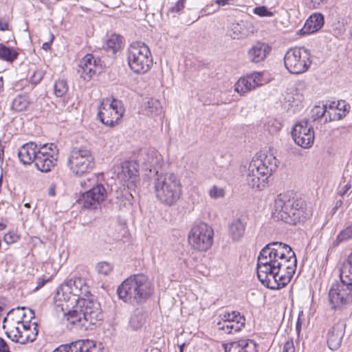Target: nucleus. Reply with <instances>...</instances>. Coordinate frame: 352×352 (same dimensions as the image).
Here are the masks:
<instances>
[{"instance_id": "obj_4", "label": "nucleus", "mask_w": 352, "mask_h": 352, "mask_svg": "<svg viewBox=\"0 0 352 352\" xmlns=\"http://www.w3.org/2000/svg\"><path fill=\"white\" fill-rule=\"evenodd\" d=\"M91 295L89 286L84 278L73 276L66 280L57 289L56 296L60 300L70 302L73 305L75 302Z\"/></svg>"}, {"instance_id": "obj_60", "label": "nucleus", "mask_w": 352, "mask_h": 352, "mask_svg": "<svg viewBox=\"0 0 352 352\" xmlns=\"http://www.w3.org/2000/svg\"><path fill=\"white\" fill-rule=\"evenodd\" d=\"M8 23L6 21H3L0 19V31H6L8 30Z\"/></svg>"}, {"instance_id": "obj_34", "label": "nucleus", "mask_w": 352, "mask_h": 352, "mask_svg": "<svg viewBox=\"0 0 352 352\" xmlns=\"http://www.w3.org/2000/svg\"><path fill=\"white\" fill-rule=\"evenodd\" d=\"M19 52L14 47L0 43V60L13 63L18 58Z\"/></svg>"}, {"instance_id": "obj_15", "label": "nucleus", "mask_w": 352, "mask_h": 352, "mask_svg": "<svg viewBox=\"0 0 352 352\" xmlns=\"http://www.w3.org/2000/svg\"><path fill=\"white\" fill-rule=\"evenodd\" d=\"M153 291V285L144 274L133 275V301L138 304L144 303Z\"/></svg>"}, {"instance_id": "obj_29", "label": "nucleus", "mask_w": 352, "mask_h": 352, "mask_svg": "<svg viewBox=\"0 0 352 352\" xmlns=\"http://www.w3.org/2000/svg\"><path fill=\"white\" fill-rule=\"evenodd\" d=\"M302 100V95L295 91L287 93L282 103L284 109L287 111L295 112L301 104Z\"/></svg>"}, {"instance_id": "obj_45", "label": "nucleus", "mask_w": 352, "mask_h": 352, "mask_svg": "<svg viewBox=\"0 0 352 352\" xmlns=\"http://www.w3.org/2000/svg\"><path fill=\"white\" fill-rule=\"evenodd\" d=\"M352 238V224L342 230L335 241L337 244L347 241Z\"/></svg>"}, {"instance_id": "obj_33", "label": "nucleus", "mask_w": 352, "mask_h": 352, "mask_svg": "<svg viewBox=\"0 0 352 352\" xmlns=\"http://www.w3.org/2000/svg\"><path fill=\"white\" fill-rule=\"evenodd\" d=\"M245 225L239 219L234 220L229 225V234L234 241H239L245 233Z\"/></svg>"}, {"instance_id": "obj_48", "label": "nucleus", "mask_w": 352, "mask_h": 352, "mask_svg": "<svg viewBox=\"0 0 352 352\" xmlns=\"http://www.w3.org/2000/svg\"><path fill=\"white\" fill-rule=\"evenodd\" d=\"M20 239V236L14 231H9L5 234L3 241L7 244H12L16 243Z\"/></svg>"}, {"instance_id": "obj_10", "label": "nucleus", "mask_w": 352, "mask_h": 352, "mask_svg": "<svg viewBox=\"0 0 352 352\" xmlns=\"http://www.w3.org/2000/svg\"><path fill=\"white\" fill-rule=\"evenodd\" d=\"M213 230L205 223L193 226L188 234V241L191 247L198 251H206L213 243Z\"/></svg>"}, {"instance_id": "obj_12", "label": "nucleus", "mask_w": 352, "mask_h": 352, "mask_svg": "<svg viewBox=\"0 0 352 352\" xmlns=\"http://www.w3.org/2000/svg\"><path fill=\"white\" fill-rule=\"evenodd\" d=\"M281 261L278 272L276 274L274 289H279L286 286L292 280L297 267V258L293 250L286 254V258Z\"/></svg>"}, {"instance_id": "obj_53", "label": "nucleus", "mask_w": 352, "mask_h": 352, "mask_svg": "<svg viewBox=\"0 0 352 352\" xmlns=\"http://www.w3.org/2000/svg\"><path fill=\"white\" fill-rule=\"evenodd\" d=\"M52 278V276L50 277H46L45 276L39 277L36 279V286L34 291H37L41 287H43L47 282H49Z\"/></svg>"}, {"instance_id": "obj_36", "label": "nucleus", "mask_w": 352, "mask_h": 352, "mask_svg": "<svg viewBox=\"0 0 352 352\" xmlns=\"http://www.w3.org/2000/svg\"><path fill=\"white\" fill-rule=\"evenodd\" d=\"M246 183L252 189L262 190L266 187L268 181L264 180L262 177H256L252 171V174L248 172L247 173Z\"/></svg>"}, {"instance_id": "obj_61", "label": "nucleus", "mask_w": 352, "mask_h": 352, "mask_svg": "<svg viewBox=\"0 0 352 352\" xmlns=\"http://www.w3.org/2000/svg\"><path fill=\"white\" fill-rule=\"evenodd\" d=\"M4 148L5 146L2 144L1 140H0V163H3V162Z\"/></svg>"}, {"instance_id": "obj_51", "label": "nucleus", "mask_w": 352, "mask_h": 352, "mask_svg": "<svg viewBox=\"0 0 352 352\" xmlns=\"http://www.w3.org/2000/svg\"><path fill=\"white\" fill-rule=\"evenodd\" d=\"M267 126L271 133H274L280 129L281 124L278 120L272 119L268 122Z\"/></svg>"}, {"instance_id": "obj_63", "label": "nucleus", "mask_w": 352, "mask_h": 352, "mask_svg": "<svg viewBox=\"0 0 352 352\" xmlns=\"http://www.w3.org/2000/svg\"><path fill=\"white\" fill-rule=\"evenodd\" d=\"M230 0H216L215 3L219 6H225L226 5H230Z\"/></svg>"}, {"instance_id": "obj_21", "label": "nucleus", "mask_w": 352, "mask_h": 352, "mask_svg": "<svg viewBox=\"0 0 352 352\" xmlns=\"http://www.w3.org/2000/svg\"><path fill=\"white\" fill-rule=\"evenodd\" d=\"M344 331L345 324L342 322H337L329 330L327 342L331 350H336L340 346Z\"/></svg>"}, {"instance_id": "obj_41", "label": "nucleus", "mask_w": 352, "mask_h": 352, "mask_svg": "<svg viewBox=\"0 0 352 352\" xmlns=\"http://www.w3.org/2000/svg\"><path fill=\"white\" fill-rule=\"evenodd\" d=\"M340 276L346 277L352 281V252L349 256L347 262L340 270Z\"/></svg>"}, {"instance_id": "obj_27", "label": "nucleus", "mask_w": 352, "mask_h": 352, "mask_svg": "<svg viewBox=\"0 0 352 352\" xmlns=\"http://www.w3.org/2000/svg\"><path fill=\"white\" fill-rule=\"evenodd\" d=\"M324 25V16L322 14H311L306 21L301 31L303 34H312L320 30Z\"/></svg>"}, {"instance_id": "obj_39", "label": "nucleus", "mask_w": 352, "mask_h": 352, "mask_svg": "<svg viewBox=\"0 0 352 352\" xmlns=\"http://www.w3.org/2000/svg\"><path fill=\"white\" fill-rule=\"evenodd\" d=\"M89 195L96 199V202H102L106 197V190L102 184H98L89 190Z\"/></svg>"}, {"instance_id": "obj_43", "label": "nucleus", "mask_w": 352, "mask_h": 352, "mask_svg": "<svg viewBox=\"0 0 352 352\" xmlns=\"http://www.w3.org/2000/svg\"><path fill=\"white\" fill-rule=\"evenodd\" d=\"M251 86L254 89L256 87H260L265 83V80L263 78V74L261 72H254L248 76Z\"/></svg>"}, {"instance_id": "obj_3", "label": "nucleus", "mask_w": 352, "mask_h": 352, "mask_svg": "<svg viewBox=\"0 0 352 352\" xmlns=\"http://www.w3.org/2000/svg\"><path fill=\"white\" fill-rule=\"evenodd\" d=\"M72 306L73 309L69 311L65 316L77 329L87 330L90 325L102 320L100 304L91 295L75 302Z\"/></svg>"}, {"instance_id": "obj_13", "label": "nucleus", "mask_w": 352, "mask_h": 352, "mask_svg": "<svg viewBox=\"0 0 352 352\" xmlns=\"http://www.w3.org/2000/svg\"><path fill=\"white\" fill-rule=\"evenodd\" d=\"M153 65L148 47L141 42L133 43V72L145 73Z\"/></svg>"}, {"instance_id": "obj_8", "label": "nucleus", "mask_w": 352, "mask_h": 352, "mask_svg": "<svg viewBox=\"0 0 352 352\" xmlns=\"http://www.w3.org/2000/svg\"><path fill=\"white\" fill-rule=\"evenodd\" d=\"M340 282L333 283L329 292V300L333 309H342L352 303V281L340 276Z\"/></svg>"}, {"instance_id": "obj_14", "label": "nucleus", "mask_w": 352, "mask_h": 352, "mask_svg": "<svg viewBox=\"0 0 352 352\" xmlns=\"http://www.w3.org/2000/svg\"><path fill=\"white\" fill-rule=\"evenodd\" d=\"M292 135L296 144L302 148H309L314 144V131L307 120L296 123L292 129Z\"/></svg>"}, {"instance_id": "obj_55", "label": "nucleus", "mask_w": 352, "mask_h": 352, "mask_svg": "<svg viewBox=\"0 0 352 352\" xmlns=\"http://www.w3.org/2000/svg\"><path fill=\"white\" fill-rule=\"evenodd\" d=\"M239 317H245L243 315H241L239 311H231V316L230 318H229V320L228 322L232 323L235 322L236 320H239Z\"/></svg>"}, {"instance_id": "obj_25", "label": "nucleus", "mask_w": 352, "mask_h": 352, "mask_svg": "<svg viewBox=\"0 0 352 352\" xmlns=\"http://www.w3.org/2000/svg\"><path fill=\"white\" fill-rule=\"evenodd\" d=\"M162 107L160 100L146 97L142 100L139 113L146 116L154 117L161 113Z\"/></svg>"}, {"instance_id": "obj_64", "label": "nucleus", "mask_w": 352, "mask_h": 352, "mask_svg": "<svg viewBox=\"0 0 352 352\" xmlns=\"http://www.w3.org/2000/svg\"><path fill=\"white\" fill-rule=\"evenodd\" d=\"M15 311L14 309H12L11 310H10L7 314H6V316H5L3 318V329H5L6 328V325H5V323L6 322V321L8 320V317L10 314H11L12 312H14Z\"/></svg>"}, {"instance_id": "obj_30", "label": "nucleus", "mask_w": 352, "mask_h": 352, "mask_svg": "<svg viewBox=\"0 0 352 352\" xmlns=\"http://www.w3.org/2000/svg\"><path fill=\"white\" fill-rule=\"evenodd\" d=\"M123 37L119 34H112L103 45V49L107 52L116 54L123 46Z\"/></svg>"}, {"instance_id": "obj_44", "label": "nucleus", "mask_w": 352, "mask_h": 352, "mask_svg": "<svg viewBox=\"0 0 352 352\" xmlns=\"http://www.w3.org/2000/svg\"><path fill=\"white\" fill-rule=\"evenodd\" d=\"M252 171H253V173L256 177H262L264 180L268 181L270 176H268L265 173H263V170H261V167H259V166L255 164L252 160L250 163L248 169V172L251 174Z\"/></svg>"}, {"instance_id": "obj_11", "label": "nucleus", "mask_w": 352, "mask_h": 352, "mask_svg": "<svg viewBox=\"0 0 352 352\" xmlns=\"http://www.w3.org/2000/svg\"><path fill=\"white\" fill-rule=\"evenodd\" d=\"M34 162L36 168L43 173H48L55 166L58 155V149L53 143L39 144Z\"/></svg>"}, {"instance_id": "obj_56", "label": "nucleus", "mask_w": 352, "mask_h": 352, "mask_svg": "<svg viewBox=\"0 0 352 352\" xmlns=\"http://www.w3.org/2000/svg\"><path fill=\"white\" fill-rule=\"evenodd\" d=\"M0 352H11L6 340L0 337Z\"/></svg>"}, {"instance_id": "obj_57", "label": "nucleus", "mask_w": 352, "mask_h": 352, "mask_svg": "<svg viewBox=\"0 0 352 352\" xmlns=\"http://www.w3.org/2000/svg\"><path fill=\"white\" fill-rule=\"evenodd\" d=\"M219 316L221 320L218 323H227L229 318H230L231 312L225 311L224 313L220 314Z\"/></svg>"}, {"instance_id": "obj_20", "label": "nucleus", "mask_w": 352, "mask_h": 352, "mask_svg": "<svg viewBox=\"0 0 352 352\" xmlns=\"http://www.w3.org/2000/svg\"><path fill=\"white\" fill-rule=\"evenodd\" d=\"M271 47L264 42H256L248 51V58L251 63L263 62L271 52Z\"/></svg>"}, {"instance_id": "obj_47", "label": "nucleus", "mask_w": 352, "mask_h": 352, "mask_svg": "<svg viewBox=\"0 0 352 352\" xmlns=\"http://www.w3.org/2000/svg\"><path fill=\"white\" fill-rule=\"evenodd\" d=\"M186 0H178L173 6L168 9L169 13L180 14L185 8Z\"/></svg>"}, {"instance_id": "obj_58", "label": "nucleus", "mask_w": 352, "mask_h": 352, "mask_svg": "<svg viewBox=\"0 0 352 352\" xmlns=\"http://www.w3.org/2000/svg\"><path fill=\"white\" fill-rule=\"evenodd\" d=\"M311 6L314 8H318L321 6L324 5L327 3V0H310Z\"/></svg>"}, {"instance_id": "obj_24", "label": "nucleus", "mask_w": 352, "mask_h": 352, "mask_svg": "<svg viewBox=\"0 0 352 352\" xmlns=\"http://www.w3.org/2000/svg\"><path fill=\"white\" fill-rule=\"evenodd\" d=\"M258 344L252 339H241L225 347V352H258Z\"/></svg>"}, {"instance_id": "obj_23", "label": "nucleus", "mask_w": 352, "mask_h": 352, "mask_svg": "<svg viewBox=\"0 0 352 352\" xmlns=\"http://www.w3.org/2000/svg\"><path fill=\"white\" fill-rule=\"evenodd\" d=\"M32 324L34 325V331L32 334L24 333V332L20 330L19 327H15L10 331H6V334L8 338L14 342L24 344L28 342H33L36 340L38 330L36 322H33Z\"/></svg>"}, {"instance_id": "obj_62", "label": "nucleus", "mask_w": 352, "mask_h": 352, "mask_svg": "<svg viewBox=\"0 0 352 352\" xmlns=\"http://www.w3.org/2000/svg\"><path fill=\"white\" fill-rule=\"evenodd\" d=\"M54 39V35L52 34V40L49 42H45L43 44V46H42V48L45 50V51H47L50 49L51 47V45H52V41Z\"/></svg>"}, {"instance_id": "obj_5", "label": "nucleus", "mask_w": 352, "mask_h": 352, "mask_svg": "<svg viewBox=\"0 0 352 352\" xmlns=\"http://www.w3.org/2000/svg\"><path fill=\"white\" fill-rule=\"evenodd\" d=\"M311 54L305 47H292L284 56V65L290 74H301L311 65Z\"/></svg>"}, {"instance_id": "obj_38", "label": "nucleus", "mask_w": 352, "mask_h": 352, "mask_svg": "<svg viewBox=\"0 0 352 352\" xmlns=\"http://www.w3.org/2000/svg\"><path fill=\"white\" fill-rule=\"evenodd\" d=\"M54 90L56 97L64 96L69 90L67 80L62 78L56 80L54 84Z\"/></svg>"}, {"instance_id": "obj_32", "label": "nucleus", "mask_w": 352, "mask_h": 352, "mask_svg": "<svg viewBox=\"0 0 352 352\" xmlns=\"http://www.w3.org/2000/svg\"><path fill=\"white\" fill-rule=\"evenodd\" d=\"M239 320H236L232 323H217L218 329L224 331L226 333L230 334L240 331L245 324V318L239 317Z\"/></svg>"}, {"instance_id": "obj_31", "label": "nucleus", "mask_w": 352, "mask_h": 352, "mask_svg": "<svg viewBox=\"0 0 352 352\" xmlns=\"http://www.w3.org/2000/svg\"><path fill=\"white\" fill-rule=\"evenodd\" d=\"M132 276L124 280L118 287L117 293L120 299L125 302H131L132 298Z\"/></svg>"}, {"instance_id": "obj_59", "label": "nucleus", "mask_w": 352, "mask_h": 352, "mask_svg": "<svg viewBox=\"0 0 352 352\" xmlns=\"http://www.w3.org/2000/svg\"><path fill=\"white\" fill-rule=\"evenodd\" d=\"M346 113H342V111H339L338 113H334V116L333 118L331 117V115H329V120H341L343 118H344L346 116Z\"/></svg>"}, {"instance_id": "obj_40", "label": "nucleus", "mask_w": 352, "mask_h": 352, "mask_svg": "<svg viewBox=\"0 0 352 352\" xmlns=\"http://www.w3.org/2000/svg\"><path fill=\"white\" fill-rule=\"evenodd\" d=\"M78 201L80 204H82L83 206L87 208H96L97 206L101 203L96 202V199L93 198L91 195H89V190H87L82 194L81 197L78 199Z\"/></svg>"}, {"instance_id": "obj_28", "label": "nucleus", "mask_w": 352, "mask_h": 352, "mask_svg": "<svg viewBox=\"0 0 352 352\" xmlns=\"http://www.w3.org/2000/svg\"><path fill=\"white\" fill-rule=\"evenodd\" d=\"M131 162L125 161L121 164L120 170L118 172V178L122 183L124 186L127 188L126 190L129 192L130 196H132V194L130 192L131 186L132 185V181L131 179L132 178V171L131 170Z\"/></svg>"}, {"instance_id": "obj_50", "label": "nucleus", "mask_w": 352, "mask_h": 352, "mask_svg": "<svg viewBox=\"0 0 352 352\" xmlns=\"http://www.w3.org/2000/svg\"><path fill=\"white\" fill-rule=\"evenodd\" d=\"M225 192L222 188H219L217 186H213L209 190V195L211 198L219 199L224 197Z\"/></svg>"}, {"instance_id": "obj_49", "label": "nucleus", "mask_w": 352, "mask_h": 352, "mask_svg": "<svg viewBox=\"0 0 352 352\" xmlns=\"http://www.w3.org/2000/svg\"><path fill=\"white\" fill-rule=\"evenodd\" d=\"M254 13L261 17H271L274 13L270 11L265 6H258L254 9Z\"/></svg>"}, {"instance_id": "obj_2", "label": "nucleus", "mask_w": 352, "mask_h": 352, "mask_svg": "<svg viewBox=\"0 0 352 352\" xmlns=\"http://www.w3.org/2000/svg\"><path fill=\"white\" fill-rule=\"evenodd\" d=\"M272 216L287 223L296 225L304 222L311 216V211L306 207L301 199L291 197L288 193H281L274 199Z\"/></svg>"}, {"instance_id": "obj_37", "label": "nucleus", "mask_w": 352, "mask_h": 352, "mask_svg": "<svg viewBox=\"0 0 352 352\" xmlns=\"http://www.w3.org/2000/svg\"><path fill=\"white\" fill-rule=\"evenodd\" d=\"M234 87V90L240 94H244L254 89L253 87L251 86L248 76L239 78L235 84Z\"/></svg>"}, {"instance_id": "obj_18", "label": "nucleus", "mask_w": 352, "mask_h": 352, "mask_svg": "<svg viewBox=\"0 0 352 352\" xmlns=\"http://www.w3.org/2000/svg\"><path fill=\"white\" fill-rule=\"evenodd\" d=\"M52 352H99L92 340H79L67 344H62Z\"/></svg>"}, {"instance_id": "obj_7", "label": "nucleus", "mask_w": 352, "mask_h": 352, "mask_svg": "<svg viewBox=\"0 0 352 352\" xmlns=\"http://www.w3.org/2000/svg\"><path fill=\"white\" fill-rule=\"evenodd\" d=\"M67 165L76 175L82 176L94 168V157L86 148L74 147L68 157Z\"/></svg>"}, {"instance_id": "obj_42", "label": "nucleus", "mask_w": 352, "mask_h": 352, "mask_svg": "<svg viewBox=\"0 0 352 352\" xmlns=\"http://www.w3.org/2000/svg\"><path fill=\"white\" fill-rule=\"evenodd\" d=\"M112 270V264L107 261L99 262L96 265V271L100 275L108 276Z\"/></svg>"}, {"instance_id": "obj_52", "label": "nucleus", "mask_w": 352, "mask_h": 352, "mask_svg": "<svg viewBox=\"0 0 352 352\" xmlns=\"http://www.w3.org/2000/svg\"><path fill=\"white\" fill-rule=\"evenodd\" d=\"M350 105L345 100H339L336 104V110L347 114L349 112Z\"/></svg>"}, {"instance_id": "obj_26", "label": "nucleus", "mask_w": 352, "mask_h": 352, "mask_svg": "<svg viewBox=\"0 0 352 352\" xmlns=\"http://www.w3.org/2000/svg\"><path fill=\"white\" fill-rule=\"evenodd\" d=\"M261 158H253L252 161L261 167L263 173H265L268 176H270L274 172L278 166V160L276 157L269 153L264 157L260 156Z\"/></svg>"}, {"instance_id": "obj_22", "label": "nucleus", "mask_w": 352, "mask_h": 352, "mask_svg": "<svg viewBox=\"0 0 352 352\" xmlns=\"http://www.w3.org/2000/svg\"><path fill=\"white\" fill-rule=\"evenodd\" d=\"M39 145L34 142H29L22 145L18 150L20 162L25 165H30L34 162Z\"/></svg>"}, {"instance_id": "obj_19", "label": "nucleus", "mask_w": 352, "mask_h": 352, "mask_svg": "<svg viewBox=\"0 0 352 352\" xmlns=\"http://www.w3.org/2000/svg\"><path fill=\"white\" fill-rule=\"evenodd\" d=\"M257 277L261 284L270 289L274 290L276 280V274L278 272L277 267L274 265L270 266H256Z\"/></svg>"}, {"instance_id": "obj_9", "label": "nucleus", "mask_w": 352, "mask_h": 352, "mask_svg": "<svg viewBox=\"0 0 352 352\" xmlns=\"http://www.w3.org/2000/svg\"><path fill=\"white\" fill-rule=\"evenodd\" d=\"M124 112L121 100L113 98H103L98 107V117L100 122L109 126H113L122 117Z\"/></svg>"}, {"instance_id": "obj_54", "label": "nucleus", "mask_w": 352, "mask_h": 352, "mask_svg": "<svg viewBox=\"0 0 352 352\" xmlns=\"http://www.w3.org/2000/svg\"><path fill=\"white\" fill-rule=\"evenodd\" d=\"M295 348L293 342V339L290 338L285 342L283 349V352H294Z\"/></svg>"}, {"instance_id": "obj_16", "label": "nucleus", "mask_w": 352, "mask_h": 352, "mask_svg": "<svg viewBox=\"0 0 352 352\" xmlns=\"http://www.w3.org/2000/svg\"><path fill=\"white\" fill-rule=\"evenodd\" d=\"M78 72L85 80L89 81L102 67L100 59L91 54H86L80 61Z\"/></svg>"}, {"instance_id": "obj_17", "label": "nucleus", "mask_w": 352, "mask_h": 352, "mask_svg": "<svg viewBox=\"0 0 352 352\" xmlns=\"http://www.w3.org/2000/svg\"><path fill=\"white\" fill-rule=\"evenodd\" d=\"M254 33L252 23L246 20H241L230 23L226 30V35L232 39H243Z\"/></svg>"}, {"instance_id": "obj_6", "label": "nucleus", "mask_w": 352, "mask_h": 352, "mask_svg": "<svg viewBox=\"0 0 352 352\" xmlns=\"http://www.w3.org/2000/svg\"><path fill=\"white\" fill-rule=\"evenodd\" d=\"M292 250V248L286 243L278 241L270 243L261 249L257 258V266L274 265L279 270L281 261Z\"/></svg>"}, {"instance_id": "obj_35", "label": "nucleus", "mask_w": 352, "mask_h": 352, "mask_svg": "<svg viewBox=\"0 0 352 352\" xmlns=\"http://www.w3.org/2000/svg\"><path fill=\"white\" fill-rule=\"evenodd\" d=\"M30 104L28 94H18L12 102V109L15 111H23L27 109Z\"/></svg>"}, {"instance_id": "obj_46", "label": "nucleus", "mask_w": 352, "mask_h": 352, "mask_svg": "<svg viewBox=\"0 0 352 352\" xmlns=\"http://www.w3.org/2000/svg\"><path fill=\"white\" fill-rule=\"evenodd\" d=\"M326 113H327V105L315 106L311 110V118L316 120L325 116Z\"/></svg>"}, {"instance_id": "obj_1", "label": "nucleus", "mask_w": 352, "mask_h": 352, "mask_svg": "<svg viewBox=\"0 0 352 352\" xmlns=\"http://www.w3.org/2000/svg\"><path fill=\"white\" fill-rule=\"evenodd\" d=\"M163 163L162 155L155 149H142L133 160V170L139 173L144 171V178H149L153 173L157 176L155 179V192L156 197L163 204L172 206L180 198L182 185L177 176L173 173L159 174V170Z\"/></svg>"}]
</instances>
